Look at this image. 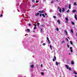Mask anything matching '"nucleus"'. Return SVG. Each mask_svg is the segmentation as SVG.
<instances>
[{
  "label": "nucleus",
  "mask_w": 77,
  "mask_h": 77,
  "mask_svg": "<svg viewBox=\"0 0 77 77\" xmlns=\"http://www.w3.org/2000/svg\"><path fill=\"white\" fill-rule=\"evenodd\" d=\"M64 32L66 33V35H68V32H67V31H66V30H64Z\"/></svg>",
  "instance_id": "nucleus-1"
},
{
  "label": "nucleus",
  "mask_w": 77,
  "mask_h": 77,
  "mask_svg": "<svg viewBox=\"0 0 77 77\" xmlns=\"http://www.w3.org/2000/svg\"><path fill=\"white\" fill-rule=\"evenodd\" d=\"M39 15V13H37L36 14H35V16L36 17H37V16H38V15Z\"/></svg>",
  "instance_id": "nucleus-2"
},
{
  "label": "nucleus",
  "mask_w": 77,
  "mask_h": 77,
  "mask_svg": "<svg viewBox=\"0 0 77 77\" xmlns=\"http://www.w3.org/2000/svg\"><path fill=\"white\" fill-rule=\"evenodd\" d=\"M73 73L76 75L77 74V72H76L74 70L73 71Z\"/></svg>",
  "instance_id": "nucleus-3"
},
{
  "label": "nucleus",
  "mask_w": 77,
  "mask_h": 77,
  "mask_svg": "<svg viewBox=\"0 0 77 77\" xmlns=\"http://www.w3.org/2000/svg\"><path fill=\"white\" fill-rule=\"evenodd\" d=\"M66 68H67V69H69V66H68V65H66Z\"/></svg>",
  "instance_id": "nucleus-4"
},
{
  "label": "nucleus",
  "mask_w": 77,
  "mask_h": 77,
  "mask_svg": "<svg viewBox=\"0 0 77 77\" xmlns=\"http://www.w3.org/2000/svg\"><path fill=\"white\" fill-rule=\"evenodd\" d=\"M65 11V9L64 8H63L62 10V12H64V11Z\"/></svg>",
  "instance_id": "nucleus-5"
},
{
  "label": "nucleus",
  "mask_w": 77,
  "mask_h": 77,
  "mask_svg": "<svg viewBox=\"0 0 77 77\" xmlns=\"http://www.w3.org/2000/svg\"><path fill=\"white\" fill-rule=\"evenodd\" d=\"M75 18L76 20H77V16H76V15H75Z\"/></svg>",
  "instance_id": "nucleus-6"
},
{
  "label": "nucleus",
  "mask_w": 77,
  "mask_h": 77,
  "mask_svg": "<svg viewBox=\"0 0 77 77\" xmlns=\"http://www.w3.org/2000/svg\"><path fill=\"white\" fill-rule=\"evenodd\" d=\"M75 12H76V10H74L73 11H72V12L73 13H75Z\"/></svg>",
  "instance_id": "nucleus-7"
},
{
  "label": "nucleus",
  "mask_w": 77,
  "mask_h": 77,
  "mask_svg": "<svg viewBox=\"0 0 77 77\" xmlns=\"http://www.w3.org/2000/svg\"><path fill=\"white\" fill-rule=\"evenodd\" d=\"M72 24V25H74L75 24V23H74L73 22V21L71 22Z\"/></svg>",
  "instance_id": "nucleus-8"
},
{
  "label": "nucleus",
  "mask_w": 77,
  "mask_h": 77,
  "mask_svg": "<svg viewBox=\"0 0 77 77\" xmlns=\"http://www.w3.org/2000/svg\"><path fill=\"white\" fill-rule=\"evenodd\" d=\"M71 63V64H72V65H74V62H73V61H72Z\"/></svg>",
  "instance_id": "nucleus-9"
},
{
  "label": "nucleus",
  "mask_w": 77,
  "mask_h": 77,
  "mask_svg": "<svg viewBox=\"0 0 77 77\" xmlns=\"http://www.w3.org/2000/svg\"><path fill=\"white\" fill-rule=\"evenodd\" d=\"M70 42L71 45H72L73 44V43L71 41H70Z\"/></svg>",
  "instance_id": "nucleus-10"
},
{
  "label": "nucleus",
  "mask_w": 77,
  "mask_h": 77,
  "mask_svg": "<svg viewBox=\"0 0 77 77\" xmlns=\"http://www.w3.org/2000/svg\"><path fill=\"white\" fill-rule=\"evenodd\" d=\"M58 23H59V24H60V21L59 20H57Z\"/></svg>",
  "instance_id": "nucleus-11"
},
{
  "label": "nucleus",
  "mask_w": 77,
  "mask_h": 77,
  "mask_svg": "<svg viewBox=\"0 0 77 77\" xmlns=\"http://www.w3.org/2000/svg\"><path fill=\"white\" fill-rule=\"evenodd\" d=\"M42 16L44 17V18H45V15H44V14H42Z\"/></svg>",
  "instance_id": "nucleus-12"
},
{
  "label": "nucleus",
  "mask_w": 77,
  "mask_h": 77,
  "mask_svg": "<svg viewBox=\"0 0 77 77\" xmlns=\"http://www.w3.org/2000/svg\"><path fill=\"white\" fill-rule=\"evenodd\" d=\"M56 65H58L59 64V63H58L57 62H56Z\"/></svg>",
  "instance_id": "nucleus-13"
},
{
  "label": "nucleus",
  "mask_w": 77,
  "mask_h": 77,
  "mask_svg": "<svg viewBox=\"0 0 77 77\" xmlns=\"http://www.w3.org/2000/svg\"><path fill=\"white\" fill-rule=\"evenodd\" d=\"M65 18L66 20V21H68V18L66 17Z\"/></svg>",
  "instance_id": "nucleus-14"
},
{
  "label": "nucleus",
  "mask_w": 77,
  "mask_h": 77,
  "mask_svg": "<svg viewBox=\"0 0 77 77\" xmlns=\"http://www.w3.org/2000/svg\"><path fill=\"white\" fill-rule=\"evenodd\" d=\"M71 4H69V9H71Z\"/></svg>",
  "instance_id": "nucleus-15"
},
{
  "label": "nucleus",
  "mask_w": 77,
  "mask_h": 77,
  "mask_svg": "<svg viewBox=\"0 0 77 77\" xmlns=\"http://www.w3.org/2000/svg\"><path fill=\"white\" fill-rule=\"evenodd\" d=\"M30 67H31V68H33V67H34V66H33V65H32Z\"/></svg>",
  "instance_id": "nucleus-16"
},
{
  "label": "nucleus",
  "mask_w": 77,
  "mask_h": 77,
  "mask_svg": "<svg viewBox=\"0 0 77 77\" xmlns=\"http://www.w3.org/2000/svg\"><path fill=\"white\" fill-rule=\"evenodd\" d=\"M43 30V29L42 28H41V30H40V32H42V30Z\"/></svg>",
  "instance_id": "nucleus-17"
},
{
  "label": "nucleus",
  "mask_w": 77,
  "mask_h": 77,
  "mask_svg": "<svg viewBox=\"0 0 77 77\" xmlns=\"http://www.w3.org/2000/svg\"><path fill=\"white\" fill-rule=\"evenodd\" d=\"M71 32H72V33H73V30H72V29H71Z\"/></svg>",
  "instance_id": "nucleus-18"
},
{
  "label": "nucleus",
  "mask_w": 77,
  "mask_h": 77,
  "mask_svg": "<svg viewBox=\"0 0 77 77\" xmlns=\"http://www.w3.org/2000/svg\"><path fill=\"white\" fill-rule=\"evenodd\" d=\"M45 11H44L42 10V13H44Z\"/></svg>",
  "instance_id": "nucleus-19"
},
{
  "label": "nucleus",
  "mask_w": 77,
  "mask_h": 77,
  "mask_svg": "<svg viewBox=\"0 0 77 77\" xmlns=\"http://www.w3.org/2000/svg\"><path fill=\"white\" fill-rule=\"evenodd\" d=\"M56 29H57V31H59V28H56Z\"/></svg>",
  "instance_id": "nucleus-20"
},
{
  "label": "nucleus",
  "mask_w": 77,
  "mask_h": 77,
  "mask_svg": "<svg viewBox=\"0 0 77 77\" xmlns=\"http://www.w3.org/2000/svg\"><path fill=\"white\" fill-rule=\"evenodd\" d=\"M39 24H40V23H37V25H38V27H39Z\"/></svg>",
  "instance_id": "nucleus-21"
},
{
  "label": "nucleus",
  "mask_w": 77,
  "mask_h": 77,
  "mask_svg": "<svg viewBox=\"0 0 77 77\" xmlns=\"http://www.w3.org/2000/svg\"><path fill=\"white\" fill-rule=\"evenodd\" d=\"M27 31H28V32H30V29H27Z\"/></svg>",
  "instance_id": "nucleus-22"
},
{
  "label": "nucleus",
  "mask_w": 77,
  "mask_h": 77,
  "mask_svg": "<svg viewBox=\"0 0 77 77\" xmlns=\"http://www.w3.org/2000/svg\"><path fill=\"white\" fill-rule=\"evenodd\" d=\"M54 58L55 59V60H56V56H54Z\"/></svg>",
  "instance_id": "nucleus-23"
},
{
  "label": "nucleus",
  "mask_w": 77,
  "mask_h": 77,
  "mask_svg": "<svg viewBox=\"0 0 77 77\" xmlns=\"http://www.w3.org/2000/svg\"><path fill=\"white\" fill-rule=\"evenodd\" d=\"M36 29V27H35L33 29H34V30H35V29Z\"/></svg>",
  "instance_id": "nucleus-24"
},
{
  "label": "nucleus",
  "mask_w": 77,
  "mask_h": 77,
  "mask_svg": "<svg viewBox=\"0 0 77 77\" xmlns=\"http://www.w3.org/2000/svg\"><path fill=\"white\" fill-rule=\"evenodd\" d=\"M74 5H75V6H76V5H77V4H76V3L75 2L74 3Z\"/></svg>",
  "instance_id": "nucleus-25"
},
{
  "label": "nucleus",
  "mask_w": 77,
  "mask_h": 77,
  "mask_svg": "<svg viewBox=\"0 0 77 77\" xmlns=\"http://www.w3.org/2000/svg\"><path fill=\"white\" fill-rule=\"evenodd\" d=\"M65 42L64 41H63L61 42V43H65Z\"/></svg>",
  "instance_id": "nucleus-26"
},
{
  "label": "nucleus",
  "mask_w": 77,
  "mask_h": 77,
  "mask_svg": "<svg viewBox=\"0 0 77 77\" xmlns=\"http://www.w3.org/2000/svg\"><path fill=\"white\" fill-rule=\"evenodd\" d=\"M61 8H60V10H59V11L60 12H61Z\"/></svg>",
  "instance_id": "nucleus-27"
},
{
  "label": "nucleus",
  "mask_w": 77,
  "mask_h": 77,
  "mask_svg": "<svg viewBox=\"0 0 77 77\" xmlns=\"http://www.w3.org/2000/svg\"><path fill=\"white\" fill-rule=\"evenodd\" d=\"M70 50H72V47H70Z\"/></svg>",
  "instance_id": "nucleus-28"
},
{
  "label": "nucleus",
  "mask_w": 77,
  "mask_h": 77,
  "mask_svg": "<svg viewBox=\"0 0 77 77\" xmlns=\"http://www.w3.org/2000/svg\"><path fill=\"white\" fill-rule=\"evenodd\" d=\"M41 74H42V75H44V73L43 72H42L41 73Z\"/></svg>",
  "instance_id": "nucleus-29"
},
{
  "label": "nucleus",
  "mask_w": 77,
  "mask_h": 77,
  "mask_svg": "<svg viewBox=\"0 0 77 77\" xmlns=\"http://www.w3.org/2000/svg\"><path fill=\"white\" fill-rule=\"evenodd\" d=\"M40 17H42V14H41V13L40 14Z\"/></svg>",
  "instance_id": "nucleus-30"
},
{
  "label": "nucleus",
  "mask_w": 77,
  "mask_h": 77,
  "mask_svg": "<svg viewBox=\"0 0 77 77\" xmlns=\"http://www.w3.org/2000/svg\"><path fill=\"white\" fill-rule=\"evenodd\" d=\"M38 12H39V13H42V12L41 11H38Z\"/></svg>",
  "instance_id": "nucleus-31"
},
{
  "label": "nucleus",
  "mask_w": 77,
  "mask_h": 77,
  "mask_svg": "<svg viewBox=\"0 0 77 77\" xmlns=\"http://www.w3.org/2000/svg\"><path fill=\"white\" fill-rule=\"evenodd\" d=\"M50 47L51 48V45H50Z\"/></svg>",
  "instance_id": "nucleus-32"
},
{
  "label": "nucleus",
  "mask_w": 77,
  "mask_h": 77,
  "mask_svg": "<svg viewBox=\"0 0 77 77\" xmlns=\"http://www.w3.org/2000/svg\"><path fill=\"white\" fill-rule=\"evenodd\" d=\"M47 40H49V38H48V37H47Z\"/></svg>",
  "instance_id": "nucleus-33"
},
{
  "label": "nucleus",
  "mask_w": 77,
  "mask_h": 77,
  "mask_svg": "<svg viewBox=\"0 0 77 77\" xmlns=\"http://www.w3.org/2000/svg\"><path fill=\"white\" fill-rule=\"evenodd\" d=\"M54 18H56V16H54Z\"/></svg>",
  "instance_id": "nucleus-34"
},
{
  "label": "nucleus",
  "mask_w": 77,
  "mask_h": 77,
  "mask_svg": "<svg viewBox=\"0 0 77 77\" xmlns=\"http://www.w3.org/2000/svg\"><path fill=\"white\" fill-rule=\"evenodd\" d=\"M70 51H71V52H73V51H72V50L71 49Z\"/></svg>",
  "instance_id": "nucleus-35"
},
{
  "label": "nucleus",
  "mask_w": 77,
  "mask_h": 77,
  "mask_svg": "<svg viewBox=\"0 0 77 77\" xmlns=\"http://www.w3.org/2000/svg\"><path fill=\"white\" fill-rule=\"evenodd\" d=\"M69 70H71V67H69Z\"/></svg>",
  "instance_id": "nucleus-36"
},
{
  "label": "nucleus",
  "mask_w": 77,
  "mask_h": 77,
  "mask_svg": "<svg viewBox=\"0 0 77 77\" xmlns=\"http://www.w3.org/2000/svg\"><path fill=\"white\" fill-rule=\"evenodd\" d=\"M29 26H31V24L30 23L29 24Z\"/></svg>",
  "instance_id": "nucleus-37"
},
{
  "label": "nucleus",
  "mask_w": 77,
  "mask_h": 77,
  "mask_svg": "<svg viewBox=\"0 0 77 77\" xmlns=\"http://www.w3.org/2000/svg\"><path fill=\"white\" fill-rule=\"evenodd\" d=\"M43 45L44 46L45 45V43H43Z\"/></svg>",
  "instance_id": "nucleus-38"
},
{
  "label": "nucleus",
  "mask_w": 77,
  "mask_h": 77,
  "mask_svg": "<svg viewBox=\"0 0 77 77\" xmlns=\"http://www.w3.org/2000/svg\"><path fill=\"white\" fill-rule=\"evenodd\" d=\"M53 61H54H54H55V60H54V59H53Z\"/></svg>",
  "instance_id": "nucleus-39"
},
{
  "label": "nucleus",
  "mask_w": 77,
  "mask_h": 77,
  "mask_svg": "<svg viewBox=\"0 0 77 77\" xmlns=\"http://www.w3.org/2000/svg\"><path fill=\"white\" fill-rule=\"evenodd\" d=\"M67 47H68V48H69V45H67Z\"/></svg>",
  "instance_id": "nucleus-40"
},
{
  "label": "nucleus",
  "mask_w": 77,
  "mask_h": 77,
  "mask_svg": "<svg viewBox=\"0 0 77 77\" xmlns=\"http://www.w3.org/2000/svg\"><path fill=\"white\" fill-rule=\"evenodd\" d=\"M45 15H47V13H45Z\"/></svg>",
  "instance_id": "nucleus-41"
},
{
  "label": "nucleus",
  "mask_w": 77,
  "mask_h": 77,
  "mask_svg": "<svg viewBox=\"0 0 77 77\" xmlns=\"http://www.w3.org/2000/svg\"><path fill=\"white\" fill-rule=\"evenodd\" d=\"M41 26L42 27H44V25H41Z\"/></svg>",
  "instance_id": "nucleus-42"
},
{
  "label": "nucleus",
  "mask_w": 77,
  "mask_h": 77,
  "mask_svg": "<svg viewBox=\"0 0 77 77\" xmlns=\"http://www.w3.org/2000/svg\"><path fill=\"white\" fill-rule=\"evenodd\" d=\"M66 40H67V41H68V39L67 38H66Z\"/></svg>",
  "instance_id": "nucleus-43"
},
{
  "label": "nucleus",
  "mask_w": 77,
  "mask_h": 77,
  "mask_svg": "<svg viewBox=\"0 0 77 77\" xmlns=\"http://www.w3.org/2000/svg\"><path fill=\"white\" fill-rule=\"evenodd\" d=\"M36 24H35V25H34V26H35V27H36Z\"/></svg>",
  "instance_id": "nucleus-44"
},
{
  "label": "nucleus",
  "mask_w": 77,
  "mask_h": 77,
  "mask_svg": "<svg viewBox=\"0 0 77 77\" xmlns=\"http://www.w3.org/2000/svg\"><path fill=\"white\" fill-rule=\"evenodd\" d=\"M32 2H35V0H32Z\"/></svg>",
  "instance_id": "nucleus-45"
},
{
  "label": "nucleus",
  "mask_w": 77,
  "mask_h": 77,
  "mask_svg": "<svg viewBox=\"0 0 77 77\" xmlns=\"http://www.w3.org/2000/svg\"><path fill=\"white\" fill-rule=\"evenodd\" d=\"M65 7H67V5H65Z\"/></svg>",
  "instance_id": "nucleus-46"
},
{
  "label": "nucleus",
  "mask_w": 77,
  "mask_h": 77,
  "mask_svg": "<svg viewBox=\"0 0 77 77\" xmlns=\"http://www.w3.org/2000/svg\"><path fill=\"white\" fill-rule=\"evenodd\" d=\"M2 16H3V15H2V14H1V15L0 17H2Z\"/></svg>",
  "instance_id": "nucleus-47"
},
{
  "label": "nucleus",
  "mask_w": 77,
  "mask_h": 77,
  "mask_svg": "<svg viewBox=\"0 0 77 77\" xmlns=\"http://www.w3.org/2000/svg\"><path fill=\"white\" fill-rule=\"evenodd\" d=\"M66 12H69V10L67 11Z\"/></svg>",
  "instance_id": "nucleus-48"
},
{
  "label": "nucleus",
  "mask_w": 77,
  "mask_h": 77,
  "mask_svg": "<svg viewBox=\"0 0 77 77\" xmlns=\"http://www.w3.org/2000/svg\"><path fill=\"white\" fill-rule=\"evenodd\" d=\"M60 9V7H58V9Z\"/></svg>",
  "instance_id": "nucleus-49"
},
{
  "label": "nucleus",
  "mask_w": 77,
  "mask_h": 77,
  "mask_svg": "<svg viewBox=\"0 0 77 77\" xmlns=\"http://www.w3.org/2000/svg\"><path fill=\"white\" fill-rule=\"evenodd\" d=\"M38 1H36V3H38Z\"/></svg>",
  "instance_id": "nucleus-50"
},
{
  "label": "nucleus",
  "mask_w": 77,
  "mask_h": 77,
  "mask_svg": "<svg viewBox=\"0 0 77 77\" xmlns=\"http://www.w3.org/2000/svg\"><path fill=\"white\" fill-rule=\"evenodd\" d=\"M34 7H35V5H34L32 6V8H34Z\"/></svg>",
  "instance_id": "nucleus-51"
},
{
  "label": "nucleus",
  "mask_w": 77,
  "mask_h": 77,
  "mask_svg": "<svg viewBox=\"0 0 77 77\" xmlns=\"http://www.w3.org/2000/svg\"><path fill=\"white\" fill-rule=\"evenodd\" d=\"M41 66H42H42H43L42 64H41Z\"/></svg>",
  "instance_id": "nucleus-52"
},
{
  "label": "nucleus",
  "mask_w": 77,
  "mask_h": 77,
  "mask_svg": "<svg viewBox=\"0 0 77 77\" xmlns=\"http://www.w3.org/2000/svg\"><path fill=\"white\" fill-rule=\"evenodd\" d=\"M58 15L60 16V14L59 13V14H58Z\"/></svg>",
  "instance_id": "nucleus-53"
},
{
  "label": "nucleus",
  "mask_w": 77,
  "mask_h": 77,
  "mask_svg": "<svg viewBox=\"0 0 77 77\" xmlns=\"http://www.w3.org/2000/svg\"><path fill=\"white\" fill-rule=\"evenodd\" d=\"M53 3V1H52L51 2V3Z\"/></svg>",
  "instance_id": "nucleus-54"
},
{
  "label": "nucleus",
  "mask_w": 77,
  "mask_h": 77,
  "mask_svg": "<svg viewBox=\"0 0 77 77\" xmlns=\"http://www.w3.org/2000/svg\"><path fill=\"white\" fill-rule=\"evenodd\" d=\"M45 69H44V70H43V71H45Z\"/></svg>",
  "instance_id": "nucleus-55"
},
{
  "label": "nucleus",
  "mask_w": 77,
  "mask_h": 77,
  "mask_svg": "<svg viewBox=\"0 0 77 77\" xmlns=\"http://www.w3.org/2000/svg\"><path fill=\"white\" fill-rule=\"evenodd\" d=\"M48 42H50V40H48Z\"/></svg>",
  "instance_id": "nucleus-56"
},
{
  "label": "nucleus",
  "mask_w": 77,
  "mask_h": 77,
  "mask_svg": "<svg viewBox=\"0 0 77 77\" xmlns=\"http://www.w3.org/2000/svg\"><path fill=\"white\" fill-rule=\"evenodd\" d=\"M69 39H69V38L68 37H67Z\"/></svg>",
  "instance_id": "nucleus-57"
},
{
  "label": "nucleus",
  "mask_w": 77,
  "mask_h": 77,
  "mask_svg": "<svg viewBox=\"0 0 77 77\" xmlns=\"http://www.w3.org/2000/svg\"><path fill=\"white\" fill-rule=\"evenodd\" d=\"M69 55H71V54H70V53H69Z\"/></svg>",
  "instance_id": "nucleus-58"
},
{
  "label": "nucleus",
  "mask_w": 77,
  "mask_h": 77,
  "mask_svg": "<svg viewBox=\"0 0 77 77\" xmlns=\"http://www.w3.org/2000/svg\"><path fill=\"white\" fill-rule=\"evenodd\" d=\"M75 77H77V75H75Z\"/></svg>",
  "instance_id": "nucleus-59"
},
{
  "label": "nucleus",
  "mask_w": 77,
  "mask_h": 77,
  "mask_svg": "<svg viewBox=\"0 0 77 77\" xmlns=\"http://www.w3.org/2000/svg\"><path fill=\"white\" fill-rule=\"evenodd\" d=\"M60 16L61 17V15L60 14Z\"/></svg>",
  "instance_id": "nucleus-60"
},
{
  "label": "nucleus",
  "mask_w": 77,
  "mask_h": 77,
  "mask_svg": "<svg viewBox=\"0 0 77 77\" xmlns=\"http://www.w3.org/2000/svg\"><path fill=\"white\" fill-rule=\"evenodd\" d=\"M66 23H68V21H66Z\"/></svg>",
  "instance_id": "nucleus-61"
},
{
  "label": "nucleus",
  "mask_w": 77,
  "mask_h": 77,
  "mask_svg": "<svg viewBox=\"0 0 77 77\" xmlns=\"http://www.w3.org/2000/svg\"><path fill=\"white\" fill-rule=\"evenodd\" d=\"M57 2H58V0H57Z\"/></svg>",
  "instance_id": "nucleus-62"
},
{
  "label": "nucleus",
  "mask_w": 77,
  "mask_h": 77,
  "mask_svg": "<svg viewBox=\"0 0 77 77\" xmlns=\"http://www.w3.org/2000/svg\"><path fill=\"white\" fill-rule=\"evenodd\" d=\"M48 43H49V44H50V42H48Z\"/></svg>",
  "instance_id": "nucleus-63"
},
{
  "label": "nucleus",
  "mask_w": 77,
  "mask_h": 77,
  "mask_svg": "<svg viewBox=\"0 0 77 77\" xmlns=\"http://www.w3.org/2000/svg\"><path fill=\"white\" fill-rule=\"evenodd\" d=\"M67 45H68V44H67Z\"/></svg>",
  "instance_id": "nucleus-64"
}]
</instances>
